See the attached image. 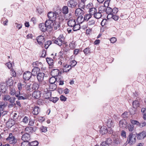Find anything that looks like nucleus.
Masks as SVG:
<instances>
[{"label": "nucleus", "mask_w": 146, "mask_h": 146, "mask_svg": "<svg viewBox=\"0 0 146 146\" xmlns=\"http://www.w3.org/2000/svg\"><path fill=\"white\" fill-rule=\"evenodd\" d=\"M106 123L108 128H111L113 126V122L111 119H109Z\"/></svg>", "instance_id": "cd10ccee"}, {"label": "nucleus", "mask_w": 146, "mask_h": 146, "mask_svg": "<svg viewBox=\"0 0 146 146\" xmlns=\"http://www.w3.org/2000/svg\"><path fill=\"white\" fill-rule=\"evenodd\" d=\"M6 140L9 141V143L11 144L15 143L16 141L15 137L13 136L12 133H9V137L6 139Z\"/></svg>", "instance_id": "9d476101"}, {"label": "nucleus", "mask_w": 146, "mask_h": 146, "mask_svg": "<svg viewBox=\"0 0 146 146\" xmlns=\"http://www.w3.org/2000/svg\"><path fill=\"white\" fill-rule=\"evenodd\" d=\"M39 91H37L36 92H34L32 95L33 97L36 99H38L40 97L41 93Z\"/></svg>", "instance_id": "7c9ffc66"}, {"label": "nucleus", "mask_w": 146, "mask_h": 146, "mask_svg": "<svg viewBox=\"0 0 146 146\" xmlns=\"http://www.w3.org/2000/svg\"><path fill=\"white\" fill-rule=\"evenodd\" d=\"M29 120V118L25 116L23 119L22 121L24 123L26 124L28 123Z\"/></svg>", "instance_id": "4d7b16f0"}, {"label": "nucleus", "mask_w": 146, "mask_h": 146, "mask_svg": "<svg viewBox=\"0 0 146 146\" xmlns=\"http://www.w3.org/2000/svg\"><path fill=\"white\" fill-rule=\"evenodd\" d=\"M11 76L13 77H16V74L15 71H13V70L12 69L11 70Z\"/></svg>", "instance_id": "052dcab7"}, {"label": "nucleus", "mask_w": 146, "mask_h": 146, "mask_svg": "<svg viewBox=\"0 0 146 146\" xmlns=\"http://www.w3.org/2000/svg\"><path fill=\"white\" fill-rule=\"evenodd\" d=\"M97 10L95 8L93 7L92 9H90L89 10V14L91 16L92 15H94L96 13Z\"/></svg>", "instance_id": "f704fd0d"}, {"label": "nucleus", "mask_w": 146, "mask_h": 146, "mask_svg": "<svg viewBox=\"0 0 146 146\" xmlns=\"http://www.w3.org/2000/svg\"><path fill=\"white\" fill-rule=\"evenodd\" d=\"M3 99L5 101H9L10 103L15 102L16 99V98L15 97H11L8 95H6L4 96Z\"/></svg>", "instance_id": "20e7f679"}, {"label": "nucleus", "mask_w": 146, "mask_h": 146, "mask_svg": "<svg viewBox=\"0 0 146 146\" xmlns=\"http://www.w3.org/2000/svg\"><path fill=\"white\" fill-rule=\"evenodd\" d=\"M84 17L82 16H78L77 18V20L79 23H82L84 22H85V19H84Z\"/></svg>", "instance_id": "e433bc0d"}, {"label": "nucleus", "mask_w": 146, "mask_h": 146, "mask_svg": "<svg viewBox=\"0 0 146 146\" xmlns=\"http://www.w3.org/2000/svg\"><path fill=\"white\" fill-rule=\"evenodd\" d=\"M111 16V18L113 19L115 21H117L119 18V17L117 15H114L113 14H109L107 16V18L108 19V17L109 16Z\"/></svg>", "instance_id": "a19ab883"}, {"label": "nucleus", "mask_w": 146, "mask_h": 146, "mask_svg": "<svg viewBox=\"0 0 146 146\" xmlns=\"http://www.w3.org/2000/svg\"><path fill=\"white\" fill-rule=\"evenodd\" d=\"M31 86L32 87V91L33 90L36 91L37 90L39 87V85L36 83H34L33 84H32Z\"/></svg>", "instance_id": "4c0bfd02"}, {"label": "nucleus", "mask_w": 146, "mask_h": 146, "mask_svg": "<svg viewBox=\"0 0 146 146\" xmlns=\"http://www.w3.org/2000/svg\"><path fill=\"white\" fill-rule=\"evenodd\" d=\"M104 142L106 143V144H108L109 145L112 142V140L110 138H108L105 141H104Z\"/></svg>", "instance_id": "680f3d73"}, {"label": "nucleus", "mask_w": 146, "mask_h": 146, "mask_svg": "<svg viewBox=\"0 0 146 146\" xmlns=\"http://www.w3.org/2000/svg\"><path fill=\"white\" fill-rule=\"evenodd\" d=\"M30 139V135L27 133L21 137V139L23 141H29Z\"/></svg>", "instance_id": "aec40b11"}, {"label": "nucleus", "mask_w": 146, "mask_h": 146, "mask_svg": "<svg viewBox=\"0 0 146 146\" xmlns=\"http://www.w3.org/2000/svg\"><path fill=\"white\" fill-rule=\"evenodd\" d=\"M114 141L115 143L118 144L120 143V139L119 137H117L115 138L114 139Z\"/></svg>", "instance_id": "5fc2aeb1"}, {"label": "nucleus", "mask_w": 146, "mask_h": 146, "mask_svg": "<svg viewBox=\"0 0 146 146\" xmlns=\"http://www.w3.org/2000/svg\"><path fill=\"white\" fill-rule=\"evenodd\" d=\"M105 9V10L102 9L103 11H106V12L108 14V15L109 14H112V9L110 8V7H108L106 9Z\"/></svg>", "instance_id": "ea45409f"}, {"label": "nucleus", "mask_w": 146, "mask_h": 146, "mask_svg": "<svg viewBox=\"0 0 146 146\" xmlns=\"http://www.w3.org/2000/svg\"><path fill=\"white\" fill-rule=\"evenodd\" d=\"M63 72H68L71 69V68L70 65H67L64 64L63 63Z\"/></svg>", "instance_id": "6ab92c4d"}, {"label": "nucleus", "mask_w": 146, "mask_h": 146, "mask_svg": "<svg viewBox=\"0 0 146 146\" xmlns=\"http://www.w3.org/2000/svg\"><path fill=\"white\" fill-rule=\"evenodd\" d=\"M75 14L76 16H82L85 13V12L82 10L81 9V8H78L76 9L75 11Z\"/></svg>", "instance_id": "ddd939ff"}, {"label": "nucleus", "mask_w": 146, "mask_h": 146, "mask_svg": "<svg viewBox=\"0 0 146 146\" xmlns=\"http://www.w3.org/2000/svg\"><path fill=\"white\" fill-rule=\"evenodd\" d=\"M32 84L29 83L26 84V89L27 90H29L30 91H32V87L31 86Z\"/></svg>", "instance_id": "c03bdc74"}, {"label": "nucleus", "mask_w": 146, "mask_h": 146, "mask_svg": "<svg viewBox=\"0 0 146 146\" xmlns=\"http://www.w3.org/2000/svg\"><path fill=\"white\" fill-rule=\"evenodd\" d=\"M56 84H50L49 86V89L51 91H54L57 88Z\"/></svg>", "instance_id": "473e14b6"}, {"label": "nucleus", "mask_w": 146, "mask_h": 146, "mask_svg": "<svg viewBox=\"0 0 146 146\" xmlns=\"http://www.w3.org/2000/svg\"><path fill=\"white\" fill-rule=\"evenodd\" d=\"M91 15L89 14H86L84 17L85 22L88 21L92 17Z\"/></svg>", "instance_id": "37998d69"}, {"label": "nucleus", "mask_w": 146, "mask_h": 146, "mask_svg": "<svg viewBox=\"0 0 146 146\" xmlns=\"http://www.w3.org/2000/svg\"><path fill=\"white\" fill-rule=\"evenodd\" d=\"M9 93L12 96H14V95H16V94H17V92H16V91L15 88L14 86H10L9 87Z\"/></svg>", "instance_id": "a878e982"}, {"label": "nucleus", "mask_w": 146, "mask_h": 146, "mask_svg": "<svg viewBox=\"0 0 146 146\" xmlns=\"http://www.w3.org/2000/svg\"><path fill=\"white\" fill-rule=\"evenodd\" d=\"M60 25L59 22L54 21L52 25V28H53L54 30L59 29Z\"/></svg>", "instance_id": "f8f14e48"}, {"label": "nucleus", "mask_w": 146, "mask_h": 146, "mask_svg": "<svg viewBox=\"0 0 146 146\" xmlns=\"http://www.w3.org/2000/svg\"><path fill=\"white\" fill-rule=\"evenodd\" d=\"M58 100V98L57 97L52 98H50L49 100L52 101L54 103L56 102Z\"/></svg>", "instance_id": "6e6d98bb"}, {"label": "nucleus", "mask_w": 146, "mask_h": 146, "mask_svg": "<svg viewBox=\"0 0 146 146\" xmlns=\"http://www.w3.org/2000/svg\"><path fill=\"white\" fill-rule=\"evenodd\" d=\"M15 102H12V103H10L7 104L8 107L9 108H11L14 106L16 105V104L14 103Z\"/></svg>", "instance_id": "bf43d9fd"}, {"label": "nucleus", "mask_w": 146, "mask_h": 146, "mask_svg": "<svg viewBox=\"0 0 146 146\" xmlns=\"http://www.w3.org/2000/svg\"><path fill=\"white\" fill-rule=\"evenodd\" d=\"M40 70V69L39 68L35 67L32 70L31 73L33 76H35L38 74V72Z\"/></svg>", "instance_id": "4be33fe9"}, {"label": "nucleus", "mask_w": 146, "mask_h": 146, "mask_svg": "<svg viewBox=\"0 0 146 146\" xmlns=\"http://www.w3.org/2000/svg\"><path fill=\"white\" fill-rule=\"evenodd\" d=\"M59 71L57 69H53L51 72V75L52 76L56 77L59 78L60 77V75H58L59 74Z\"/></svg>", "instance_id": "9b49d317"}, {"label": "nucleus", "mask_w": 146, "mask_h": 146, "mask_svg": "<svg viewBox=\"0 0 146 146\" xmlns=\"http://www.w3.org/2000/svg\"><path fill=\"white\" fill-rule=\"evenodd\" d=\"M93 5L92 4V3H89L88 4V5H87L86 6V7L87 9H88L90 10V9H92V8H93L92 7Z\"/></svg>", "instance_id": "338daca9"}, {"label": "nucleus", "mask_w": 146, "mask_h": 146, "mask_svg": "<svg viewBox=\"0 0 146 146\" xmlns=\"http://www.w3.org/2000/svg\"><path fill=\"white\" fill-rule=\"evenodd\" d=\"M76 23L75 20L73 19L69 20L67 23L68 26L71 27H73Z\"/></svg>", "instance_id": "393cba45"}, {"label": "nucleus", "mask_w": 146, "mask_h": 146, "mask_svg": "<svg viewBox=\"0 0 146 146\" xmlns=\"http://www.w3.org/2000/svg\"><path fill=\"white\" fill-rule=\"evenodd\" d=\"M146 137V132L143 131L141 133L138 134L137 136V138L139 139H142Z\"/></svg>", "instance_id": "f3484780"}, {"label": "nucleus", "mask_w": 146, "mask_h": 146, "mask_svg": "<svg viewBox=\"0 0 146 146\" xmlns=\"http://www.w3.org/2000/svg\"><path fill=\"white\" fill-rule=\"evenodd\" d=\"M47 127H44L43 126H42L40 127V131L42 132H46L47 131Z\"/></svg>", "instance_id": "864d4df0"}, {"label": "nucleus", "mask_w": 146, "mask_h": 146, "mask_svg": "<svg viewBox=\"0 0 146 146\" xmlns=\"http://www.w3.org/2000/svg\"><path fill=\"white\" fill-rule=\"evenodd\" d=\"M87 0H81L78 3V6L82 9H84L85 7V3Z\"/></svg>", "instance_id": "412c9836"}, {"label": "nucleus", "mask_w": 146, "mask_h": 146, "mask_svg": "<svg viewBox=\"0 0 146 146\" xmlns=\"http://www.w3.org/2000/svg\"><path fill=\"white\" fill-rule=\"evenodd\" d=\"M21 146H30V143L28 141H24L21 143Z\"/></svg>", "instance_id": "49530a36"}, {"label": "nucleus", "mask_w": 146, "mask_h": 146, "mask_svg": "<svg viewBox=\"0 0 146 146\" xmlns=\"http://www.w3.org/2000/svg\"><path fill=\"white\" fill-rule=\"evenodd\" d=\"M32 74L29 71H26L23 74V78L25 80H29L31 77Z\"/></svg>", "instance_id": "423d86ee"}, {"label": "nucleus", "mask_w": 146, "mask_h": 146, "mask_svg": "<svg viewBox=\"0 0 146 146\" xmlns=\"http://www.w3.org/2000/svg\"><path fill=\"white\" fill-rule=\"evenodd\" d=\"M44 75L45 74L43 73L40 72L38 73L37 76V78L38 81L39 82H42L44 80Z\"/></svg>", "instance_id": "4468645a"}, {"label": "nucleus", "mask_w": 146, "mask_h": 146, "mask_svg": "<svg viewBox=\"0 0 146 146\" xmlns=\"http://www.w3.org/2000/svg\"><path fill=\"white\" fill-rule=\"evenodd\" d=\"M72 29L73 31H76L79 30L80 29V25L79 24L76 23L72 27Z\"/></svg>", "instance_id": "79ce46f5"}, {"label": "nucleus", "mask_w": 146, "mask_h": 146, "mask_svg": "<svg viewBox=\"0 0 146 146\" xmlns=\"http://www.w3.org/2000/svg\"><path fill=\"white\" fill-rule=\"evenodd\" d=\"M60 100L63 101H65L66 100L67 98L63 95H61L60 97Z\"/></svg>", "instance_id": "774afa93"}, {"label": "nucleus", "mask_w": 146, "mask_h": 146, "mask_svg": "<svg viewBox=\"0 0 146 146\" xmlns=\"http://www.w3.org/2000/svg\"><path fill=\"white\" fill-rule=\"evenodd\" d=\"M77 3L74 0H69L67 2V5L69 7L73 8L77 5Z\"/></svg>", "instance_id": "1a4fd4ad"}, {"label": "nucleus", "mask_w": 146, "mask_h": 146, "mask_svg": "<svg viewBox=\"0 0 146 146\" xmlns=\"http://www.w3.org/2000/svg\"><path fill=\"white\" fill-rule=\"evenodd\" d=\"M51 92H48L45 94L44 97L45 99H50L51 96Z\"/></svg>", "instance_id": "a18cd8bd"}, {"label": "nucleus", "mask_w": 146, "mask_h": 146, "mask_svg": "<svg viewBox=\"0 0 146 146\" xmlns=\"http://www.w3.org/2000/svg\"><path fill=\"white\" fill-rule=\"evenodd\" d=\"M134 126L133 125L129 124L127 126L128 130L130 132H132L134 130Z\"/></svg>", "instance_id": "de8ad7c7"}, {"label": "nucleus", "mask_w": 146, "mask_h": 146, "mask_svg": "<svg viewBox=\"0 0 146 146\" xmlns=\"http://www.w3.org/2000/svg\"><path fill=\"white\" fill-rule=\"evenodd\" d=\"M39 27L40 30L43 32L46 31L47 29L45 24L43 23L39 24Z\"/></svg>", "instance_id": "5701e85b"}, {"label": "nucleus", "mask_w": 146, "mask_h": 146, "mask_svg": "<svg viewBox=\"0 0 146 146\" xmlns=\"http://www.w3.org/2000/svg\"><path fill=\"white\" fill-rule=\"evenodd\" d=\"M83 52L86 55H87L92 52L90 48L89 47L85 48Z\"/></svg>", "instance_id": "c9c22d12"}, {"label": "nucleus", "mask_w": 146, "mask_h": 146, "mask_svg": "<svg viewBox=\"0 0 146 146\" xmlns=\"http://www.w3.org/2000/svg\"><path fill=\"white\" fill-rule=\"evenodd\" d=\"M59 11H60L58 12L56 11H55L54 12L50 11L48 12L47 14L48 19L55 21L56 19L57 15L59 14L58 13L60 12L61 10H60Z\"/></svg>", "instance_id": "f257e3e1"}, {"label": "nucleus", "mask_w": 146, "mask_h": 146, "mask_svg": "<svg viewBox=\"0 0 146 146\" xmlns=\"http://www.w3.org/2000/svg\"><path fill=\"white\" fill-rule=\"evenodd\" d=\"M131 122L133 125H135L138 126H139V125H140V123L136 120H131Z\"/></svg>", "instance_id": "09e8293b"}, {"label": "nucleus", "mask_w": 146, "mask_h": 146, "mask_svg": "<svg viewBox=\"0 0 146 146\" xmlns=\"http://www.w3.org/2000/svg\"><path fill=\"white\" fill-rule=\"evenodd\" d=\"M17 86L18 89L19 91L22 90L23 87L22 86V84L21 83H18Z\"/></svg>", "instance_id": "69168bd1"}, {"label": "nucleus", "mask_w": 146, "mask_h": 146, "mask_svg": "<svg viewBox=\"0 0 146 146\" xmlns=\"http://www.w3.org/2000/svg\"><path fill=\"white\" fill-rule=\"evenodd\" d=\"M7 88V84L6 83H4L0 84V90L1 92L5 93Z\"/></svg>", "instance_id": "a211bd4d"}, {"label": "nucleus", "mask_w": 146, "mask_h": 146, "mask_svg": "<svg viewBox=\"0 0 146 146\" xmlns=\"http://www.w3.org/2000/svg\"><path fill=\"white\" fill-rule=\"evenodd\" d=\"M40 108L38 106H35L33 109L32 113L34 115H37L40 111Z\"/></svg>", "instance_id": "bb28decb"}, {"label": "nucleus", "mask_w": 146, "mask_h": 146, "mask_svg": "<svg viewBox=\"0 0 146 146\" xmlns=\"http://www.w3.org/2000/svg\"><path fill=\"white\" fill-rule=\"evenodd\" d=\"M95 21L94 20H92L89 21L88 22V25L90 26L93 25L95 24Z\"/></svg>", "instance_id": "13d9d810"}, {"label": "nucleus", "mask_w": 146, "mask_h": 146, "mask_svg": "<svg viewBox=\"0 0 146 146\" xmlns=\"http://www.w3.org/2000/svg\"><path fill=\"white\" fill-rule=\"evenodd\" d=\"M64 40V38L63 35H60L58 38L56 39L53 40V41L54 43L60 46L62 45Z\"/></svg>", "instance_id": "7ed1b4c3"}, {"label": "nucleus", "mask_w": 146, "mask_h": 146, "mask_svg": "<svg viewBox=\"0 0 146 146\" xmlns=\"http://www.w3.org/2000/svg\"><path fill=\"white\" fill-rule=\"evenodd\" d=\"M54 21L48 19L46 20L44 23L48 29L52 28V25Z\"/></svg>", "instance_id": "2eb2a0df"}, {"label": "nucleus", "mask_w": 146, "mask_h": 146, "mask_svg": "<svg viewBox=\"0 0 146 146\" xmlns=\"http://www.w3.org/2000/svg\"><path fill=\"white\" fill-rule=\"evenodd\" d=\"M8 103L4 102H0V110H3L4 109L6 108L7 105Z\"/></svg>", "instance_id": "c85d7f7f"}, {"label": "nucleus", "mask_w": 146, "mask_h": 146, "mask_svg": "<svg viewBox=\"0 0 146 146\" xmlns=\"http://www.w3.org/2000/svg\"><path fill=\"white\" fill-rule=\"evenodd\" d=\"M136 136L135 134L130 133L127 138V141H128V143L131 145L135 143L136 141Z\"/></svg>", "instance_id": "f03ea898"}, {"label": "nucleus", "mask_w": 146, "mask_h": 146, "mask_svg": "<svg viewBox=\"0 0 146 146\" xmlns=\"http://www.w3.org/2000/svg\"><path fill=\"white\" fill-rule=\"evenodd\" d=\"M119 126L121 127H125V124L124 123L123 121H120L119 122Z\"/></svg>", "instance_id": "0e129e2a"}, {"label": "nucleus", "mask_w": 146, "mask_h": 146, "mask_svg": "<svg viewBox=\"0 0 146 146\" xmlns=\"http://www.w3.org/2000/svg\"><path fill=\"white\" fill-rule=\"evenodd\" d=\"M10 78H9L7 81V84L9 86V87L10 86H13V81L11 79L12 77H11Z\"/></svg>", "instance_id": "58836bf2"}, {"label": "nucleus", "mask_w": 146, "mask_h": 146, "mask_svg": "<svg viewBox=\"0 0 146 146\" xmlns=\"http://www.w3.org/2000/svg\"><path fill=\"white\" fill-rule=\"evenodd\" d=\"M58 17L59 20V23L60 22H61L64 19V17L61 14H60L59 15H57V16Z\"/></svg>", "instance_id": "603ef678"}, {"label": "nucleus", "mask_w": 146, "mask_h": 146, "mask_svg": "<svg viewBox=\"0 0 146 146\" xmlns=\"http://www.w3.org/2000/svg\"><path fill=\"white\" fill-rule=\"evenodd\" d=\"M15 96L17 98L18 100H25L27 99V98L25 96H21V92L19 91L18 93L17 92V94H16Z\"/></svg>", "instance_id": "b1692460"}, {"label": "nucleus", "mask_w": 146, "mask_h": 146, "mask_svg": "<svg viewBox=\"0 0 146 146\" xmlns=\"http://www.w3.org/2000/svg\"><path fill=\"white\" fill-rule=\"evenodd\" d=\"M62 11L64 14L66 15L68 14V6H64L62 9Z\"/></svg>", "instance_id": "72a5a7b5"}, {"label": "nucleus", "mask_w": 146, "mask_h": 146, "mask_svg": "<svg viewBox=\"0 0 146 146\" xmlns=\"http://www.w3.org/2000/svg\"><path fill=\"white\" fill-rule=\"evenodd\" d=\"M36 39L38 44L40 45L42 44L43 42L44 41V38L42 35H40L37 37Z\"/></svg>", "instance_id": "dca6fc26"}, {"label": "nucleus", "mask_w": 146, "mask_h": 146, "mask_svg": "<svg viewBox=\"0 0 146 146\" xmlns=\"http://www.w3.org/2000/svg\"><path fill=\"white\" fill-rule=\"evenodd\" d=\"M118 11V9L117 8L114 7L112 9V14H116Z\"/></svg>", "instance_id": "e2e57ef3"}, {"label": "nucleus", "mask_w": 146, "mask_h": 146, "mask_svg": "<svg viewBox=\"0 0 146 146\" xmlns=\"http://www.w3.org/2000/svg\"><path fill=\"white\" fill-rule=\"evenodd\" d=\"M37 127H31L30 126L26 127L25 129V131L26 133L29 134V133H32L35 132L37 129Z\"/></svg>", "instance_id": "39448f33"}, {"label": "nucleus", "mask_w": 146, "mask_h": 146, "mask_svg": "<svg viewBox=\"0 0 146 146\" xmlns=\"http://www.w3.org/2000/svg\"><path fill=\"white\" fill-rule=\"evenodd\" d=\"M77 64V62L74 60L71 61L70 63V65L71 68Z\"/></svg>", "instance_id": "8fccbe9b"}, {"label": "nucleus", "mask_w": 146, "mask_h": 146, "mask_svg": "<svg viewBox=\"0 0 146 146\" xmlns=\"http://www.w3.org/2000/svg\"><path fill=\"white\" fill-rule=\"evenodd\" d=\"M46 60L50 66H52L54 64L53 60L52 58L47 57L46 58Z\"/></svg>", "instance_id": "c756f323"}, {"label": "nucleus", "mask_w": 146, "mask_h": 146, "mask_svg": "<svg viewBox=\"0 0 146 146\" xmlns=\"http://www.w3.org/2000/svg\"><path fill=\"white\" fill-rule=\"evenodd\" d=\"M132 105L133 108L135 109L134 110V111L132 112L130 111L131 113V115H134L135 113V111L136 110V108L139 106L140 105V103L137 100H135L133 101V102Z\"/></svg>", "instance_id": "0eeeda50"}, {"label": "nucleus", "mask_w": 146, "mask_h": 146, "mask_svg": "<svg viewBox=\"0 0 146 146\" xmlns=\"http://www.w3.org/2000/svg\"><path fill=\"white\" fill-rule=\"evenodd\" d=\"M99 12H97V11L96 13L94 15V17L97 19H99L101 18L102 16L101 13L102 12V10H101L103 9L104 10L105 9H104V7L102 6L100 7L99 8Z\"/></svg>", "instance_id": "6e6552de"}, {"label": "nucleus", "mask_w": 146, "mask_h": 146, "mask_svg": "<svg viewBox=\"0 0 146 146\" xmlns=\"http://www.w3.org/2000/svg\"><path fill=\"white\" fill-rule=\"evenodd\" d=\"M58 78L55 77L54 76H52L49 79V82L50 84H55L56 82H58Z\"/></svg>", "instance_id": "2f4dec72"}, {"label": "nucleus", "mask_w": 146, "mask_h": 146, "mask_svg": "<svg viewBox=\"0 0 146 146\" xmlns=\"http://www.w3.org/2000/svg\"><path fill=\"white\" fill-rule=\"evenodd\" d=\"M38 144V142L36 141L31 142L30 143V146H37Z\"/></svg>", "instance_id": "3c124183"}]
</instances>
